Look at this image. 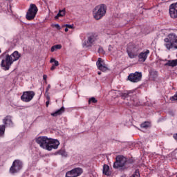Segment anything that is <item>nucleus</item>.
<instances>
[{
    "label": "nucleus",
    "mask_w": 177,
    "mask_h": 177,
    "mask_svg": "<svg viewBox=\"0 0 177 177\" xmlns=\"http://www.w3.org/2000/svg\"><path fill=\"white\" fill-rule=\"evenodd\" d=\"M139 52V48L137 47H135L134 46H132L131 44H129L127 47V53L128 56L130 57V59H135L138 56V53Z\"/></svg>",
    "instance_id": "obj_7"
},
{
    "label": "nucleus",
    "mask_w": 177,
    "mask_h": 177,
    "mask_svg": "<svg viewBox=\"0 0 177 177\" xmlns=\"http://www.w3.org/2000/svg\"><path fill=\"white\" fill-rule=\"evenodd\" d=\"M3 56L5 57L1 61V67L3 70L8 71L10 68V66L13 64L14 62H17V60L20 59L21 55L19 53V51H15L11 55L4 53Z\"/></svg>",
    "instance_id": "obj_1"
},
{
    "label": "nucleus",
    "mask_w": 177,
    "mask_h": 177,
    "mask_svg": "<svg viewBox=\"0 0 177 177\" xmlns=\"http://www.w3.org/2000/svg\"><path fill=\"white\" fill-rule=\"evenodd\" d=\"M165 66H169V67H176L177 66V59L168 60Z\"/></svg>",
    "instance_id": "obj_16"
},
{
    "label": "nucleus",
    "mask_w": 177,
    "mask_h": 177,
    "mask_svg": "<svg viewBox=\"0 0 177 177\" xmlns=\"http://www.w3.org/2000/svg\"><path fill=\"white\" fill-rule=\"evenodd\" d=\"M98 53H102V55H104V50H103V48L99 47Z\"/></svg>",
    "instance_id": "obj_28"
},
{
    "label": "nucleus",
    "mask_w": 177,
    "mask_h": 177,
    "mask_svg": "<svg viewBox=\"0 0 177 177\" xmlns=\"http://www.w3.org/2000/svg\"><path fill=\"white\" fill-rule=\"evenodd\" d=\"M150 53V50H147L144 53H140L138 55V59L140 62H146V59H147V55Z\"/></svg>",
    "instance_id": "obj_14"
},
{
    "label": "nucleus",
    "mask_w": 177,
    "mask_h": 177,
    "mask_svg": "<svg viewBox=\"0 0 177 177\" xmlns=\"http://www.w3.org/2000/svg\"><path fill=\"white\" fill-rule=\"evenodd\" d=\"M57 49H62V45L57 44L51 47V52H55V50H57Z\"/></svg>",
    "instance_id": "obj_22"
},
{
    "label": "nucleus",
    "mask_w": 177,
    "mask_h": 177,
    "mask_svg": "<svg viewBox=\"0 0 177 177\" xmlns=\"http://www.w3.org/2000/svg\"><path fill=\"white\" fill-rule=\"evenodd\" d=\"M55 68H56V66H55V65H53V66H51V68H50V70H51L52 71H53V70H55Z\"/></svg>",
    "instance_id": "obj_36"
},
{
    "label": "nucleus",
    "mask_w": 177,
    "mask_h": 177,
    "mask_svg": "<svg viewBox=\"0 0 177 177\" xmlns=\"http://www.w3.org/2000/svg\"><path fill=\"white\" fill-rule=\"evenodd\" d=\"M46 78H48V76L46 75H44L43 80H44V81H46Z\"/></svg>",
    "instance_id": "obj_37"
},
{
    "label": "nucleus",
    "mask_w": 177,
    "mask_h": 177,
    "mask_svg": "<svg viewBox=\"0 0 177 177\" xmlns=\"http://www.w3.org/2000/svg\"><path fill=\"white\" fill-rule=\"evenodd\" d=\"M37 12L38 8H37V6L35 4H30L26 13L27 20H33V19H35Z\"/></svg>",
    "instance_id": "obj_5"
},
{
    "label": "nucleus",
    "mask_w": 177,
    "mask_h": 177,
    "mask_svg": "<svg viewBox=\"0 0 177 177\" xmlns=\"http://www.w3.org/2000/svg\"><path fill=\"white\" fill-rule=\"evenodd\" d=\"M59 154H61V156H64V157H67V153H66V151H60Z\"/></svg>",
    "instance_id": "obj_29"
},
{
    "label": "nucleus",
    "mask_w": 177,
    "mask_h": 177,
    "mask_svg": "<svg viewBox=\"0 0 177 177\" xmlns=\"http://www.w3.org/2000/svg\"><path fill=\"white\" fill-rule=\"evenodd\" d=\"M49 89H50V84H48L46 88V93H49Z\"/></svg>",
    "instance_id": "obj_32"
},
{
    "label": "nucleus",
    "mask_w": 177,
    "mask_h": 177,
    "mask_svg": "<svg viewBox=\"0 0 177 177\" xmlns=\"http://www.w3.org/2000/svg\"><path fill=\"white\" fill-rule=\"evenodd\" d=\"M5 133V125L0 126V136H3Z\"/></svg>",
    "instance_id": "obj_24"
},
{
    "label": "nucleus",
    "mask_w": 177,
    "mask_h": 177,
    "mask_svg": "<svg viewBox=\"0 0 177 177\" xmlns=\"http://www.w3.org/2000/svg\"><path fill=\"white\" fill-rule=\"evenodd\" d=\"M50 63H54L53 66H55V67H57V66H59V61H56V59H55L54 58H52L50 60Z\"/></svg>",
    "instance_id": "obj_23"
},
{
    "label": "nucleus",
    "mask_w": 177,
    "mask_h": 177,
    "mask_svg": "<svg viewBox=\"0 0 177 177\" xmlns=\"http://www.w3.org/2000/svg\"><path fill=\"white\" fill-rule=\"evenodd\" d=\"M65 27H66L67 28H74V25L66 24Z\"/></svg>",
    "instance_id": "obj_31"
},
{
    "label": "nucleus",
    "mask_w": 177,
    "mask_h": 177,
    "mask_svg": "<svg viewBox=\"0 0 177 177\" xmlns=\"http://www.w3.org/2000/svg\"><path fill=\"white\" fill-rule=\"evenodd\" d=\"M84 172L82 168L77 167L69 171H68L66 174V177H77L80 176Z\"/></svg>",
    "instance_id": "obj_11"
},
{
    "label": "nucleus",
    "mask_w": 177,
    "mask_h": 177,
    "mask_svg": "<svg viewBox=\"0 0 177 177\" xmlns=\"http://www.w3.org/2000/svg\"><path fill=\"white\" fill-rule=\"evenodd\" d=\"M67 31H68V28L66 27V28H65V32H67Z\"/></svg>",
    "instance_id": "obj_39"
},
{
    "label": "nucleus",
    "mask_w": 177,
    "mask_h": 177,
    "mask_svg": "<svg viewBox=\"0 0 177 177\" xmlns=\"http://www.w3.org/2000/svg\"><path fill=\"white\" fill-rule=\"evenodd\" d=\"M164 46L167 50H171L172 48L177 49V35L171 33L164 39Z\"/></svg>",
    "instance_id": "obj_2"
},
{
    "label": "nucleus",
    "mask_w": 177,
    "mask_h": 177,
    "mask_svg": "<svg viewBox=\"0 0 177 177\" xmlns=\"http://www.w3.org/2000/svg\"><path fill=\"white\" fill-rule=\"evenodd\" d=\"M46 107H48V106H49V100H48V101L46 102Z\"/></svg>",
    "instance_id": "obj_38"
},
{
    "label": "nucleus",
    "mask_w": 177,
    "mask_h": 177,
    "mask_svg": "<svg viewBox=\"0 0 177 177\" xmlns=\"http://www.w3.org/2000/svg\"><path fill=\"white\" fill-rule=\"evenodd\" d=\"M91 102H92V103H97V100H96L95 97H93L88 100L89 104H91Z\"/></svg>",
    "instance_id": "obj_26"
},
{
    "label": "nucleus",
    "mask_w": 177,
    "mask_h": 177,
    "mask_svg": "<svg viewBox=\"0 0 177 177\" xmlns=\"http://www.w3.org/2000/svg\"><path fill=\"white\" fill-rule=\"evenodd\" d=\"M97 67L100 71H107L109 68L107 66H104V64L103 63V61H102V58H98V60L97 62Z\"/></svg>",
    "instance_id": "obj_13"
},
{
    "label": "nucleus",
    "mask_w": 177,
    "mask_h": 177,
    "mask_svg": "<svg viewBox=\"0 0 177 177\" xmlns=\"http://www.w3.org/2000/svg\"><path fill=\"white\" fill-rule=\"evenodd\" d=\"M134 91H126L125 93H122V97L123 99H126V97H128V96H130L131 95H132V93H133Z\"/></svg>",
    "instance_id": "obj_21"
},
{
    "label": "nucleus",
    "mask_w": 177,
    "mask_h": 177,
    "mask_svg": "<svg viewBox=\"0 0 177 177\" xmlns=\"http://www.w3.org/2000/svg\"><path fill=\"white\" fill-rule=\"evenodd\" d=\"M96 41V37L91 35L88 37V39L86 41H85L86 46H92L93 45V43Z\"/></svg>",
    "instance_id": "obj_15"
},
{
    "label": "nucleus",
    "mask_w": 177,
    "mask_h": 177,
    "mask_svg": "<svg viewBox=\"0 0 177 177\" xmlns=\"http://www.w3.org/2000/svg\"><path fill=\"white\" fill-rule=\"evenodd\" d=\"M127 80L131 82H139L142 80V73L136 72L134 73H131Z\"/></svg>",
    "instance_id": "obj_10"
},
{
    "label": "nucleus",
    "mask_w": 177,
    "mask_h": 177,
    "mask_svg": "<svg viewBox=\"0 0 177 177\" xmlns=\"http://www.w3.org/2000/svg\"><path fill=\"white\" fill-rule=\"evenodd\" d=\"M36 142L39 145L41 149H45L46 150L48 145H49V142H50V139L47 137H39L36 139Z\"/></svg>",
    "instance_id": "obj_8"
},
{
    "label": "nucleus",
    "mask_w": 177,
    "mask_h": 177,
    "mask_svg": "<svg viewBox=\"0 0 177 177\" xmlns=\"http://www.w3.org/2000/svg\"><path fill=\"white\" fill-rule=\"evenodd\" d=\"M106 8L104 4H102L100 6H97L95 8V11H94V19L95 20H100L103 16L106 15Z\"/></svg>",
    "instance_id": "obj_3"
},
{
    "label": "nucleus",
    "mask_w": 177,
    "mask_h": 177,
    "mask_svg": "<svg viewBox=\"0 0 177 177\" xmlns=\"http://www.w3.org/2000/svg\"><path fill=\"white\" fill-rule=\"evenodd\" d=\"M46 97L47 100H50V97L49 96V93H46Z\"/></svg>",
    "instance_id": "obj_33"
},
{
    "label": "nucleus",
    "mask_w": 177,
    "mask_h": 177,
    "mask_svg": "<svg viewBox=\"0 0 177 177\" xmlns=\"http://www.w3.org/2000/svg\"><path fill=\"white\" fill-rule=\"evenodd\" d=\"M97 74H98V75H102V72H98Z\"/></svg>",
    "instance_id": "obj_40"
},
{
    "label": "nucleus",
    "mask_w": 177,
    "mask_h": 177,
    "mask_svg": "<svg viewBox=\"0 0 177 177\" xmlns=\"http://www.w3.org/2000/svg\"><path fill=\"white\" fill-rule=\"evenodd\" d=\"M66 15V10H59L58 14L55 17V19L57 20L59 17H63Z\"/></svg>",
    "instance_id": "obj_19"
},
{
    "label": "nucleus",
    "mask_w": 177,
    "mask_h": 177,
    "mask_svg": "<svg viewBox=\"0 0 177 177\" xmlns=\"http://www.w3.org/2000/svg\"><path fill=\"white\" fill-rule=\"evenodd\" d=\"M59 145H60L59 140L50 138V142H48L46 150L50 151L53 149H56L59 147Z\"/></svg>",
    "instance_id": "obj_12"
},
{
    "label": "nucleus",
    "mask_w": 177,
    "mask_h": 177,
    "mask_svg": "<svg viewBox=\"0 0 177 177\" xmlns=\"http://www.w3.org/2000/svg\"><path fill=\"white\" fill-rule=\"evenodd\" d=\"M64 113V106L61 107V109H58L57 111L52 113L51 115L53 117H57V115H60Z\"/></svg>",
    "instance_id": "obj_17"
},
{
    "label": "nucleus",
    "mask_w": 177,
    "mask_h": 177,
    "mask_svg": "<svg viewBox=\"0 0 177 177\" xmlns=\"http://www.w3.org/2000/svg\"><path fill=\"white\" fill-rule=\"evenodd\" d=\"M131 177H140L139 169H136V171L131 175Z\"/></svg>",
    "instance_id": "obj_25"
},
{
    "label": "nucleus",
    "mask_w": 177,
    "mask_h": 177,
    "mask_svg": "<svg viewBox=\"0 0 177 177\" xmlns=\"http://www.w3.org/2000/svg\"><path fill=\"white\" fill-rule=\"evenodd\" d=\"M55 26V27H56V28H57V30H60V26L59 25V24H55L54 25Z\"/></svg>",
    "instance_id": "obj_34"
},
{
    "label": "nucleus",
    "mask_w": 177,
    "mask_h": 177,
    "mask_svg": "<svg viewBox=\"0 0 177 177\" xmlns=\"http://www.w3.org/2000/svg\"><path fill=\"white\" fill-rule=\"evenodd\" d=\"M170 100H177V92L176 93V94L174 96H172L170 98Z\"/></svg>",
    "instance_id": "obj_30"
},
{
    "label": "nucleus",
    "mask_w": 177,
    "mask_h": 177,
    "mask_svg": "<svg viewBox=\"0 0 177 177\" xmlns=\"http://www.w3.org/2000/svg\"><path fill=\"white\" fill-rule=\"evenodd\" d=\"M109 52H111V50H113V46H111V45L109 46Z\"/></svg>",
    "instance_id": "obj_35"
},
{
    "label": "nucleus",
    "mask_w": 177,
    "mask_h": 177,
    "mask_svg": "<svg viewBox=\"0 0 177 177\" xmlns=\"http://www.w3.org/2000/svg\"><path fill=\"white\" fill-rule=\"evenodd\" d=\"M0 53H1V49H0Z\"/></svg>",
    "instance_id": "obj_41"
},
{
    "label": "nucleus",
    "mask_w": 177,
    "mask_h": 177,
    "mask_svg": "<svg viewBox=\"0 0 177 177\" xmlns=\"http://www.w3.org/2000/svg\"><path fill=\"white\" fill-rule=\"evenodd\" d=\"M35 96V93L34 91H25L21 97V100L22 102H26V103L28 102H31L32 99Z\"/></svg>",
    "instance_id": "obj_9"
},
{
    "label": "nucleus",
    "mask_w": 177,
    "mask_h": 177,
    "mask_svg": "<svg viewBox=\"0 0 177 177\" xmlns=\"http://www.w3.org/2000/svg\"><path fill=\"white\" fill-rule=\"evenodd\" d=\"M23 168V162L19 160H15L10 168V174H17Z\"/></svg>",
    "instance_id": "obj_6"
},
{
    "label": "nucleus",
    "mask_w": 177,
    "mask_h": 177,
    "mask_svg": "<svg viewBox=\"0 0 177 177\" xmlns=\"http://www.w3.org/2000/svg\"><path fill=\"white\" fill-rule=\"evenodd\" d=\"M141 128H149V122H144L141 124Z\"/></svg>",
    "instance_id": "obj_27"
},
{
    "label": "nucleus",
    "mask_w": 177,
    "mask_h": 177,
    "mask_svg": "<svg viewBox=\"0 0 177 177\" xmlns=\"http://www.w3.org/2000/svg\"><path fill=\"white\" fill-rule=\"evenodd\" d=\"M127 164V158L123 156H118L115 158V162L113 163V168L118 169L124 168Z\"/></svg>",
    "instance_id": "obj_4"
},
{
    "label": "nucleus",
    "mask_w": 177,
    "mask_h": 177,
    "mask_svg": "<svg viewBox=\"0 0 177 177\" xmlns=\"http://www.w3.org/2000/svg\"><path fill=\"white\" fill-rule=\"evenodd\" d=\"M110 169V167L107 165H104L103 166V174L104 175H106L107 176H109L110 171H109Z\"/></svg>",
    "instance_id": "obj_20"
},
{
    "label": "nucleus",
    "mask_w": 177,
    "mask_h": 177,
    "mask_svg": "<svg viewBox=\"0 0 177 177\" xmlns=\"http://www.w3.org/2000/svg\"><path fill=\"white\" fill-rule=\"evenodd\" d=\"M3 124L5 125H12L13 122H12V117L10 116H6L3 120Z\"/></svg>",
    "instance_id": "obj_18"
}]
</instances>
